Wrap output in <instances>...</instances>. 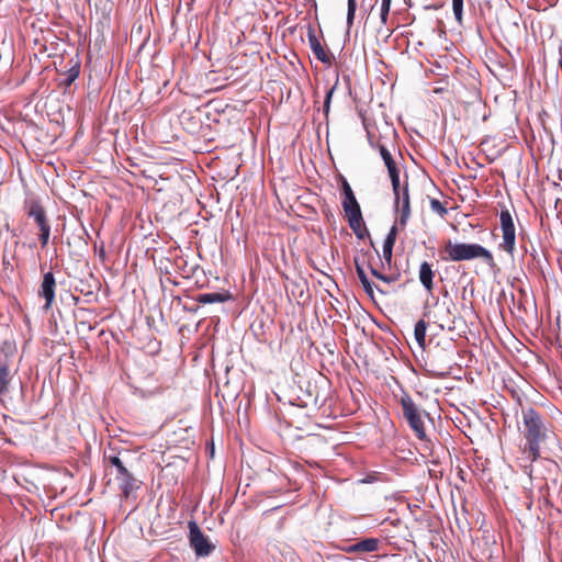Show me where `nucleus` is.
<instances>
[{
  "instance_id": "nucleus-11",
  "label": "nucleus",
  "mask_w": 562,
  "mask_h": 562,
  "mask_svg": "<svg viewBox=\"0 0 562 562\" xmlns=\"http://www.w3.org/2000/svg\"><path fill=\"white\" fill-rule=\"evenodd\" d=\"M380 540L378 538H366L344 548L346 553H363L378 551Z\"/></svg>"
},
{
  "instance_id": "nucleus-12",
  "label": "nucleus",
  "mask_w": 562,
  "mask_h": 562,
  "mask_svg": "<svg viewBox=\"0 0 562 562\" xmlns=\"http://www.w3.org/2000/svg\"><path fill=\"white\" fill-rule=\"evenodd\" d=\"M115 479L120 484V488L122 491L123 497L128 498L131 493L135 490L139 488L140 481H138L131 472L127 470L124 474H116Z\"/></svg>"
},
{
  "instance_id": "nucleus-4",
  "label": "nucleus",
  "mask_w": 562,
  "mask_h": 562,
  "mask_svg": "<svg viewBox=\"0 0 562 562\" xmlns=\"http://www.w3.org/2000/svg\"><path fill=\"white\" fill-rule=\"evenodd\" d=\"M499 226L503 238L502 243L499 244V248L513 258L516 250V226L509 210L503 209L501 211Z\"/></svg>"
},
{
  "instance_id": "nucleus-25",
  "label": "nucleus",
  "mask_w": 562,
  "mask_h": 562,
  "mask_svg": "<svg viewBox=\"0 0 562 562\" xmlns=\"http://www.w3.org/2000/svg\"><path fill=\"white\" fill-rule=\"evenodd\" d=\"M356 9H357L356 0H348V9H347V25H348V27H351L353 24Z\"/></svg>"
},
{
  "instance_id": "nucleus-34",
  "label": "nucleus",
  "mask_w": 562,
  "mask_h": 562,
  "mask_svg": "<svg viewBox=\"0 0 562 562\" xmlns=\"http://www.w3.org/2000/svg\"><path fill=\"white\" fill-rule=\"evenodd\" d=\"M443 296L445 297H448L449 296V292L447 290L443 291Z\"/></svg>"
},
{
  "instance_id": "nucleus-7",
  "label": "nucleus",
  "mask_w": 562,
  "mask_h": 562,
  "mask_svg": "<svg viewBox=\"0 0 562 562\" xmlns=\"http://www.w3.org/2000/svg\"><path fill=\"white\" fill-rule=\"evenodd\" d=\"M435 305L437 307V311L434 313L435 324H437L441 329L452 330L456 324L454 303L451 300L448 302L442 301L441 303L436 301Z\"/></svg>"
},
{
  "instance_id": "nucleus-13",
  "label": "nucleus",
  "mask_w": 562,
  "mask_h": 562,
  "mask_svg": "<svg viewBox=\"0 0 562 562\" xmlns=\"http://www.w3.org/2000/svg\"><path fill=\"white\" fill-rule=\"evenodd\" d=\"M380 155L387 168L389 176L391 179L392 187H397V179H400V170L396 167V162L393 159L391 153L387 150V148L384 145L379 146Z\"/></svg>"
},
{
  "instance_id": "nucleus-26",
  "label": "nucleus",
  "mask_w": 562,
  "mask_h": 562,
  "mask_svg": "<svg viewBox=\"0 0 562 562\" xmlns=\"http://www.w3.org/2000/svg\"><path fill=\"white\" fill-rule=\"evenodd\" d=\"M79 76V69L77 67H72L68 70L66 74V77L64 79V83L69 87Z\"/></svg>"
},
{
  "instance_id": "nucleus-15",
  "label": "nucleus",
  "mask_w": 562,
  "mask_h": 562,
  "mask_svg": "<svg viewBox=\"0 0 562 562\" xmlns=\"http://www.w3.org/2000/svg\"><path fill=\"white\" fill-rule=\"evenodd\" d=\"M308 42L314 55L318 60H321L324 64L331 63L330 55L324 49L323 45L321 44V42L318 41L313 31L308 32Z\"/></svg>"
},
{
  "instance_id": "nucleus-32",
  "label": "nucleus",
  "mask_w": 562,
  "mask_h": 562,
  "mask_svg": "<svg viewBox=\"0 0 562 562\" xmlns=\"http://www.w3.org/2000/svg\"><path fill=\"white\" fill-rule=\"evenodd\" d=\"M78 328L87 329L88 331H91V330H93L94 327L87 322H80L78 324Z\"/></svg>"
},
{
  "instance_id": "nucleus-35",
  "label": "nucleus",
  "mask_w": 562,
  "mask_h": 562,
  "mask_svg": "<svg viewBox=\"0 0 562 562\" xmlns=\"http://www.w3.org/2000/svg\"><path fill=\"white\" fill-rule=\"evenodd\" d=\"M383 3H391L392 0H382Z\"/></svg>"
},
{
  "instance_id": "nucleus-6",
  "label": "nucleus",
  "mask_w": 562,
  "mask_h": 562,
  "mask_svg": "<svg viewBox=\"0 0 562 562\" xmlns=\"http://www.w3.org/2000/svg\"><path fill=\"white\" fill-rule=\"evenodd\" d=\"M189 540L190 546L194 550L198 557H206L213 550L214 546L211 543L209 538L202 532L195 521H190L189 525Z\"/></svg>"
},
{
  "instance_id": "nucleus-8",
  "label": "nucleus",
  "mask_w": 562,
  "mask_h": 562,
  "mask_svg": "<svg viewBox=\"0 0 562 562\" xmlns=\"http://www.w3.org/2000/svg\"><path fill=\"white\" fill-rule=\"evenodd\" d=\"M56 281L53 272H46L38 290V295L45 300L44 310L48 311L55 300Z\"/></svg>"
},
{
  "instance_id": "nucleus-20",
  "label": "nucleus",
  "mask_w": 562,
  "mask_h": 562,
  "mask_svg": "<svg viewBox=\"0 0 562 562\" xmlns=\"http://www.w3.org/2000/svg\"><path fill=\"white\" fill-rule=\"evenodd\" d=\"M426 330L427 323L424 319H420L415 324L414 337L422 349H425L426 347Z\"/></svg>"
},
{
  "instance_id": "nucleus-5",
  "label": "nucleus",
  "mask_w": 562,
  "mask_h": 562,
  "mask_svg": "<svg viewBox=\"0 0 562 562\" xmlns=\"http://www.w3.org/2000/svg\"><path fill=\"white\" fill-rule=\"evenodd\" d=\"M392 190L395 207L400 212L398 224L405 227L411 216L408 183L406 181L404 186H401V181L397 179V187H392Z\"/></svg>"
},
{
  "instance_id": "nucleus-19",
  "label": "nucleus",
  "mask_w": 562,
  "mask_h": 562,
  "mask_svg": "<svg viewBox=\"0 0 562 562\" xmlns=\"http://www.w3.org/2000/svg\"><path fill=\"white\" fill-rule=\"evenodd\" d=\"M341 205H342L346 216L361 212L360 205H359L355 194H352V195L349 194L348 196H344Z\"/></svg>"
},
{
  "instance_id": "nucleus-14",
  "label": "nucleus",
  "mask_w": 562,
  "mask_h": 562,
  "mask_svg": "<svg viewBox=\"0 0 562 562\" xmlns=\"http://www.w3.org/2000/svg\"><path fill=\"white\" fill-rule=\"evenodd\" d=\"M434 277L435 271L432 270L431 265L427 261L422 262L419 266L418 278L428 293H431L434 290Z\"/></svg>"
},
{
  "instance_id": "nucleus-9",
  "label": "nucleus",
  "mask_w": 562,
  "mask_h": 562,
  "mask_svg": "<svg viewBox=\"0 0 562 562\" xmlns=\"http://www.w3.org/2000/svg\"><path fill=\"white\" fill-rule=\"evenodd\" d=\"M26 213L34 220L40 231L50 229L46 212L37 201L32 200L26 204Z\"/></svg>"
},
{
  "instance_id": "nucleus-36",
  "label": "nucleus",
  "mask_w": 562,
  "mask_h": 562,
  "mask_svg": "<svg viewBox=\"0 0 562 562\" xmlns=\"http://www.w3.org/2000/svg\"><path fill=\"white\" fill-rule=\"evenodd\" d=\"M546 502L550 503V495H548V497L546 498Z\"/></svg>"
},
{
  "instance_id": "nucleus-17",
  "label": "nucleus",
  "mask_w": 562,
  "mask_h": 562,
  "mask_svg": "<svg viewBox=\"0 0 562 562\" xmlns=\"http://www.w3.org/2000/svg\"><path fill=\"white\" fill-rule=\"evenodd\" d=\"M396 235H397V228H396V226H392L389 234L386 235L384 243H383V258L386 260L387 263H391V260H392V252H393V247L395 244Z\"/></svg>"
},
{
  "instance_id": "nucleus-23",
  "label": "nucleus",
  "mask_w": 562,
  "mask_h": 562,
  "mask_svg": "<svg viewBox=\"0 0 562 562\" xmlns=\"http://www.w3.org/2000/svg\"><path fill=\"white\" fill-rule=\"evenodd\" d=\"M106 460L109 463L116 469V474H124L128 469L125 467L123 461L120 459L119 456H109L106 457Z\"/></svg>"
},
{
  "instance_id": "nucleus-27",
  "label": "nucleus",
  "mask_w": 562,
  "mask_h": 562,
  "mask_svg": "<svg viewBox=\"0 0 562 562\" xmlns=\"http://www.w3.org/2000/svg\"><path fill=\"white\" fill-rule=\"evenodd\" d=\"M430 209L435 212V213H438L439 215L443 216L445 214H447V209L442 205V203L436 199H432L430 201Z\"/></svg>"
},
{
  "instance_id": "nucleus-16",
  "label": "nucleus",
  "mask_w": 562,
  "mask_h": 562,
  "mask_svg": "<svg viewBox=\"0 0 562 562\" xmlns=\"http://www.w3.org/2000/svg\"><path fill=\"white\" fill-rule=\"evenodd\" d=\"M231 299L232 295L228 292H211L199 294L196 301L201 304H214L224 303Z\"/></svg>"
},
{
  "instance_id": "nucleus-2",
  "label": "nucleus",
  "mask_w": 562,
  "mask_h": 562,
  "mask_svg": "<svg viewBox=\"0 0 562 562\" xmlns=\"http://www.w3.org/2000/svg\"><path fill=\"white\" fill-rule=\"evenodd\" d=\"M447 256L445 260L464 261L473 259H482L490 268L496 266L493 254L479 244L452 243L449 240L445 245Z\"/></svg>"
},
{
  "instance_id": "nucleus-10",
  "label": "nucleus",
  "mask_w": 562,
  "mask_h": 562,
  "mask_svg": "<svg viewBox=\"0 0 562 562\" xmlns=\"http://www.w3.org/2000/svg\"><path fill=\"white\" fill-rule=\"evenodd\" d=\"M13 374L10 370V359L8 355L0 353V397L9 392V386Z\"/></svg>"
},
{
  "instance_id": "nucleus-28",
  "label": "nucleus",
  "mask_w": 562,
  "mask_h": 562,
  "mask_svg": "<svg viewBox=\"0 0 562 562\" xmlns=\"http://www.w3.org/2000/svg\"><path fill=\"white\" fill-rule=\"evenodd\" d=\"M49 236H50V229H43V231H40V241H41V246L44 248L47 246L48 244V240H49Z\"/></svg>"
},
{
  "instance_id": "nucleus-21",
  "label": "nucleus",
  "mask_w": 562,
  "mask_h": 562,
  "mask_svg": "<svg viewBox=\"0 0 562 562\" xmlns=\"http://www.w3.org/2000/svg\"><path fill=\"white\" fill-rule=\"evenodd\" d=\"M355 266H356L357 276H358L364 291L367 292L368 295L373 296L372 282L369 280V278L367 277V274L364 272V269L358 262L357 259H355Z\"/></svg>"
},
{
  "instance_id": "nucleus-33",
  "label": "nucleus",
  "mask_w": 562,
  "mask_h": 562,
  "mask_svg": "<svg viewBox=\"0 0 562 562\" xmlns=\"http://www.w3.org/2000/svg\"><path fill=\"white\" fill-rule=\"evenodd\" d=\"M448 372L447 371H442V372H434V375L435 376H445Z\"/></svg>"
},
{
  "instance_id": "nucleus-1",
  "label": "nucleus",
  "mask_w": 562,
  "mask_h": 562,
  "mask_svg": "<svg viewBox=\"0 0 562 562\" xmlns=\"http://www.w3.org/2000/svg\"><path fill=\"white\" fill-rule=\"evenodd\" d=\"M521 435L526 441L522 453L535 462L540 457V446L547 439L548 427L542 415L530 406L521 408Z\"/></svg>"
},
{
  "instance_id": "nucleus-24",
  "label": "nucleus",
  "mask_w": 562,
  "mask_h": 562,
  "mask_svg": "<svg viewBox=\"0 0 562 562\" xmlns=\"http://www.w3.org/2000/svg\"><path fill=\"white\" fill-rule=\"evenodd\" d=\"M452 11L456 18V21L459 25H462L463 21V0H452Z\"/></svg>"
},
{
  "instance_id": "nucleus-29",
  "label": "nucleus",
  "mask_w": 562,
  "mask_h": 562,
  "mask_svg": "<svg viewBox=\"0 0 562 562\" xmlns=\"http://www.w3.org/2000/svg\"><path fill=\"white\" fill-rule=\"evenodd\" d=\"M371 273H372V276H374L375 278H378V279H380V280H382V281H384V282H386V283H391V282H393V281H394V278H392V277H387V276H385V274H383V273H380V272H379L376 269H374V268H371Z\"/></svg>"
},
{
  "instance_id": "nucleus-30",
  "label": "nucleus",
  "mask_w": 562,
  "mask_h": 562,
  "mask_svg": "<svg viewBox=\"0 0 562 562\" xmlns=\"http://www.w3.org/2000/svg\"><path fill=\"white\" fill-rule=\"evenodd\" d=\"M391 3H381V20L383 23L386 22L389 12H390Z\"/></svg>"
},
{
  "instance_id": "nucleus-18",
  "label": "nucleus",
  "mask_w": 562,
  "mask_h": 562,
  "mask_svg": "<svg viewBox=\"0 0 562 562\" xmlns=\"http://www.w3.org/2000/svg\"><path fill=\"white\" fill-rule=\"evenodd\" d=\"M346 217L348 220L350 228L353 231L356 236L359 239H362L364 237V228H363L364 223H363L362 213L360 212V213L347 215Z\"/></svg>"
},
{
  "instance_id": "nucleus-22",
  "label": "nucleus",
  "mask_w": 562,
  "mask_h": 562,
  "mask_svg": "<svg viewBox=\"0 0 562 562\" xmlns=\"http://www.w3.org/2000/svg\"><path fill=\"white\" fill-rule=\"evenodd\" d=\"M337 83H338V77L336 78V82L331 87L326 89V95H325L324 105H323V112L326 117H328V114L330 111L331 98H333V94H334Z\"/></svg>"
},
{
  "instance_id": "nucleus-3",
  "label": "nucleus",
  "mask_w": 562,
  "mask_h": 562,
  "mask_svg": "<svg viewBox=\"0 0 562 562\" xmlns=\"http://www.w3.org/2000/svg\"><path fill=\"white\" fill-rule=\"evenodd\" d=\"M401 406L403 415L412 430L415 432V436L419 440H426L427 435L425 429L424 415L427 416V414L419 409V407L415 404L408 394H404L401 397Z\"/></svg>"
},
{
  "instance_id": "nucleus-31",
  "label": "nucleus",
  "mask_w": 562,
  "mask_h": 562,
  "mask_svg": "<svg viewBox=\"0 0 562 562\" xmlns=\"http://www.w3.org/2000/svg\"><path fill=\"white\" fill-rule=\"evenodd\" d=\"M341 189H342L344 196H348L349 194L350 195L355 194L350 184L348 183V181L346 179H342Z\"/></svg>"
}]
</instances>
